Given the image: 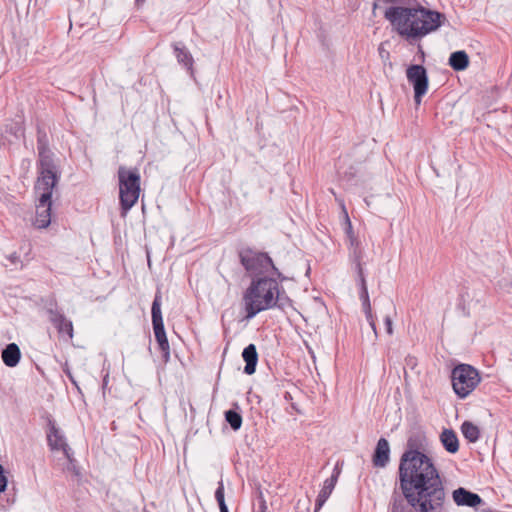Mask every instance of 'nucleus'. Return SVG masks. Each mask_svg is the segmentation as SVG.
I'll return each mask as SVG.
<instances>
[{
	"label": "nucleus",
	"instance_id": "obj_1",
	"mask_svg": "<svg viewBox=\"0 0 512 512\" xmlns=\"http://www.w3.org/2000/svg\"><path fill=\"white\" fill-rule=\"evenodd\" d=\"M427 437L417 430L409 434L399 460V487L410 500H435L443 493V479L432 458L425 453Z\"/></svg>",
	"mask_w": 512,
	"mask_h": 512
},
{
	"label": "nucleus",
	"instance_id": "obj_2",
	"mask_svg": "<svg viewBox=\"0 0 512 512\" xmlns=\"http://www.w3.org/2000/svg\"><path fill=\"white\" fill-rule=\"evenodd\" d=\"M396 6L386 9L384 17L409 43L420 40L440 28L445 14L423 7L417 0H382Z\"/></svg>",
	"mask_w": 512,
	"mask_h": 512
},
{
	"label": "nucleus",
	"instance_id": "obj_3",
	"mask_svg": "<svg viewBox=\"0 0 512 512\" xmlns=\"http://www.w3.org/2000/svg\"><path fill=\"white\" fill-rule=\"evenodd\" d=\"M277 278L272 276L253 277L250 285L243 293L245 318L250 320L258 313L275 308Z\"/></svg>",
	"mask_w": 512,
	"mask_h": 512
},
{
	"label": "nucleus",
	"instance_id": "obj_4",
	"mask_svg": "<svg viewBox=\"0 0 512 512\" xmlns=\"http://www.w3.org/2000/svg\"><path fill=\"white\" fill-rule=\"evenodd\" d=\"M238 257L246 272L253 277L272 276L280 282L287 279L266 252L257 251L251 247H242L238 250Z\"/></svg>",
	"mask_w": 512,
	"mask_h": 512
},
{
	"label": "nucleus",
	"instance_id": "obj_5",
	"mask_svg": "<svg viewBox=\"0 0 512 512\" xmlns=\"http://www.w3.org/2000/svg\"><path fill=\"white\" fill-rule=\"evenodd\" d=\"M402 495L396 491L391 496L389 512H443L445 510V503L447 501V493L443 485V493H441L435 500L420 499L419 501L410 500V496L401 490Z\"/></svg>",
	"mask_w": 512,
	"mask_h": 512
},
{
	"label": "nucleus",
	"instance_id": "obj_6",
	"mask_svg": "<svg viewBox=\"0 0 512 512\" xmlns=\"http://www.w3.org/2000/svg\"><path fill=\"white\" fill-rule=\"evenodd\" d=\"M140 179L137 168L127 169L124 166L119 167V199L123 216L136 204L139 198Z\"/></svg>",
	"mask_w": 512,
	"mask_h": 512
},
{
	"label": "nucleus",
	"instance_id": "obj_7",
	"mask_svg": "<svg viewBox=\"0 0 512 512\" xmlns=\"http://www.w3.org/2000/svg\"><path fill=\"white\" fill-rule=\"evenodd\" d=\"M451 381L455 394L464 399L478 386L481 377L473 366L459 364L451 372Z\"/></svg>",
	"mask_w": 512,
	"mask_h": 512
},
{
	"label": "nucleus",
	"instance_id": "obj_8",
	"mask_svg": "<svg viewBox=\"0 0 512 512\" xmlns=\"http://www.w3.org/2000/svg\"><path fill=\"white\" fill-rule=\"evenodd\" d=\"M38 177L35 187L55 188L60 180L61 172L54 161V153L50 151L38 153Z\"/></svg>",
	"mask_w": 512,
	"mask_h": 512
},
{
	"label": "nucleus",
	"instance_id": "obj_9",
	"mask_svg": "<svg viewBox=\"0 0 512 512\" xmlns=\"http://www.w3.org/2000/svg\"><path fill=\"white\" fill-rule=\"evenodd\" d=\"M152 326L155 339L158 343L159 350L165 363L170 359V346L164 328L163 317L161 312V296L156 294L151 307Z\"/></svg>",
	"mask_w": 512,
	"mask_h": 512
},
{
	"label": "nucleus",
	"instance_id": "obj_10",
	"mask_svg": "<svg viewBox=\"0 0 512 512\" xmlns=\"http://www.w3.org/2000/svg\"><path fill=\"white\" fill-rule=\"evenodd\" d=\"M406 77L409 84L413 87L414 101L417 105H420L429 87L427 70L420 64H412L406 69Z\"/></svg>",
	"mask_w": 512,
	"mask_h": 512
},
{
	"label": "nucleus",
	"instance_id": "obj_11",
	"mask_svg": "<svg viewBox=\"0 0 512 512\" xmlns=\"http://www.w3.org/2000/svg\"><path fill=\"white\" fill-rule=\"evenodd\" d=\"M54 188L35 187L39 194L38 204L36 206V217L34 225L39 228H47L51 223L52 193Z\"/></svg>",
	"mask_w": 512,
	"mask_h": 512
},
{
	"label": "nucleus",
	"instance_id": "obj_12",
	"mask_svg": "<svg viewBox=\"0 0 512 512\" xmlns=\"http://www.w3.org/2000/svg\"><path fill=\"white\" fill-rule=\"evenodd\" d=\"M46 313L49 321L56 328L60 336H67L68 339L73 338V323L67 319L62 310L58 308L56 302H51L46 307Z\"/></svg>",
	"mask_w": 512,
	"mask_h": 512
},
{
	"label": "nucleus",
	"instance_id": "obj_13",
	"mask_svg": "<svg viewBox=\"0 0 512 512\" xmlns=\"http://www.w3.org/2000/svg\"><path fill=\"white\" fill-rule=\"evenodd\" d=\"M47 442L51 450H61L70 463L73 462V452L67 444L65 435L56 426L53 419L48 420Z\"/></svg>",
	"mask_w": 512,
	"mask_h": 512
},
{
	"label": "nucleus",
	"instance_id": "obj_14",
	"mask_svg": "<svg viewBox=\"0 0 512 512\" xmlns=\"http://www.w3.org/2000/svg\"><path fill=\"white\" fill-rule=\"evenodd\" d=\"M454 502L458 506L477 507L483 503L482 498L474 492H471L463 487L455 489L452 493Z\"/></svg>",
	"mask_w": 512,
	"mask_h": 512
},
{
	"label": "nucleus",
	"instance_id": "obj_15",
	"mask_svg": "<svg viewBox=\"0 0 512 512\" xmlns=\"http://www.w3.org/2000/svg\"><path fill=\"white\" fill-rule=\"evenodd\" d=\"M390 461V445L387 439L381 437L376 444L372 455V463L375 467L384 468Z\"/></svg>",
	"mask_w": 512,
	"mask_h": 512
},
{
	"label": "nucleus",
	"instance_id": "obj_16",
	"mask_svg": "<svg viewBox=\"0 0 512 512\" xmlns=\"http://www.w3.org/2000/svg\"><path fill=\"white\" fill-rule=\"evenodd\" d=\"M339 473L340 472L335 468L332 475L324 481L323 487L320 490L315 501L314 512H318L330 497L337 483Z\"/></svg>",
	"mask_w": 512,
	"mask_h": 512
},
{
	"label": "nucleus",
	"instance_id": "obj_17",
	"mask_svg": "<svg viewBox=\"0 0 512 512\" xmlns=\"http://www.w3.org/2000/svg\"><path fill=\"white\" fill-rule=\"evenodd\" d=\"M357 282L360 287L359 296L362 301L363 311L365 313L367 321L369 322V325L371 326V329L373 330V332L375 334V337H377L378 334H377L375 319H374V316H373L372 310H371V304H370L366 279H361V281H357Z\"/></svg>",
	"mask_w": 512,
	"mask_h": 512
},
{
	"label": "nucleus",
	"instance_id": "obj_18",
	"mask_svg": "<svg viewBox=\"0 0 512 512\" xmlns=\"http://www.w3.org/2000/svg\"><path fill=\"white\" fill-rule=\"evenodd\" d=\"M172 47L178 63L185 67L192 74L194 59L190 51L181 42L173 43Z\"/></svg>",
	"mask_w": 512,
	"mask_h": 512
},
{
	"label": "nucleus",
	"instance_id": "obj_19",
	"mask_svg": "<svg viewBox=\"0 0 512 512\" xmlns=\"http://www.w3.org/2000/svg\"><path fill=\"white\" fill-rule=\"evenodd\" d=\"M242 358L246 363L244 373L247 375L254 374L258 363V353L255 344L251 343L243 349Z\"/></svg>",
	"mask_w": 512,
	"mask_h": 512
},
{
	"label": "nucleus",
	"instance_id": "obj_20",
	"mask_svg": "<svg viewBox=\"0 0 512 512\" xmlns=\"http://www.w3.org/2000/svg\"><path fill=\"white\" fill-rule=\"evenodd\" d=\"M440 441L447 452L451 454L458 452L459 440L456 432L453 429H443L440 434Z\"/></svg>",
	"mask_w": 512,
	"mask_h": 512
},
{
	"label": "nucleus",
	"instance_id": "obj_21",
	"mask_svg": "<svg viewBox=\"0 0 512 512\" xmlns=\"http://www.w3.org/2000/svg\"><path fill=\"white\" fill-rule=\"evenodd\" d=\"M2 361L7 367H15L20 361L21 351L16 343H10L2 350Z\"/></svg>",
	"mask_w": 512,
	"mask_h": 512
},
{
	"label": "nucleus",
	"instance_id": "obj_22",
	"mask_svg": "<svg viewBox=\"0 0 512 512\" xmlns=\"http://www.w3.org/2000/svg\"><path fill=\"white\" fill-rule=\"evenodd\" d=\"M448 63L455 71H463L469 65L468 54L463 50L455 51L451 53Z\"/></svg>",
	"mask_w": 512,
	"mask_h": 512
},
{
	"label": "nucleus",
	"instance_id": "obj_23",
	"mask_svg": "<svg viewBox=\"0 0 512 512\" xmlns=\"http://www.w3.org/2000/svg\"><path fill=\"white\" fill-rule=\"evenodd\" d=\"M350 258L355 265V272L357 273V281H361V279H365L364 270H363V250L361 246L354 247L350 251Z\"/></svg>",
	"mask_w": 512,
	"mask_h": 512
},
{
	"label": "nucleus",
	"instance_id": "obj_24",
	"mask_svg": "<svg viewBox=\"0 0 512 512\" xmlns=\"http://www.w3.org/2000/svg\"><path fill=\"white\" fill-rule=\"evenodd\" d=\"M461 432L470 443H475L480 438V429L470 421H464L462 423Z\"/></svg>",
	"mask_w": 512,
	"mask_h": 512
},
{
	"label": "nucleus",
	"instance_id": "obj_25",
	"mask_svg": "<svg viewBox=\"0 0 512 512\" xmlns=\"http://www.w3.org/2000/svg\"><path fill=\"white\" fill-rule=\"evenodd\" d=\"M279 280H277V293L273 295V298H275V307L285 310L287 307L291 306V300L290 298L285 294L284 290H280V284Z\"/></svg>",
	"mask_w": 512,
	"mask_h": 512
},
{
	"label": "nucleus",
	"instance_id": "obj_26",
	"mask_svg": "<svg viewBox=\"0 0 512 512\" xmlns=\"http://www.w3.org/2000/svg\"><path fill=\"white\" fill-rule=\"evenodd\" d=\"M225 420L228 422L230 427L237 431L241 428L242 425V416L239 412L229 409L225 412Z\"/></svg>",
	"mask_w": 512,
	"mask_h": 512
},
{
	"label": "nucleus",
	"instance_id": "obj_27",
	"mask_svg": "<svg viewBox=\"0 0 512 512\" xmlns=\"http://www.w3.org/2000/svg\"><path fill=\"white\" fill-rule=\"evenodd\" d=\"M37 150L38 153L50 151L49 139L46 132L40 128L37 130Z\"/></svg>",
	"mask_w": 512,
	"mask_h": 512
},
{
	"label": "nucleus",
	"instance_id": "obj_28",
	"mask_svg": "<svg viewBox=\"0 0 512 512\" xmlns=\"http://www.w3.org/2000/svg\"><path fill=\"white\" fill-rule=\"evenodd\" d=\"M215 499L218 503V506H221L222 504L226 505L224 483L222 479L218 482V487L215 491Z\"/></svg>",
	"mask_w": 512,
	"mask_h": 512
},
{
	"label": "nucleus",
	"instance_id": "obj_29",
	"mask_svg": "<svg viewBox=\"0 0 512 512\" xmlns=\"http://www.w3.org/2000/svg\"><path fill=\"white\" fill-rule=\"evenodd\" d=\"M339 174L341 175V177L347 181H352L354 179V177L356 176V171L353 169V167H350L349 170L347 171H344V172H341L339 170Z\"/></svg>",
	"mask_w": 512,
	"mask_h": 512
},
{
	"label": "nucleus",
	"instance_id": "obj_30",
	"mask_svg": "<svg viewBox=\"0 0 512 512\" xmlns=\"http://www.w3.org/2000/svg\"><path fill=\"white\" fill-rule=\"evenodd\" d=\"M7 477L4 475L3 466L0 464V492H4L7 488Z\"/></svg>",
	"mask_w": 512,
	"mask_h": 512
},
{
	"label": "nucleus",
	"instance_id": "obj_31",
	"mask_svg": "<svg viewBox=\"0 0 512 512\" xmlns=\"http://www.w3.org/2000/svg\"><path fill=\"white\" fill-rule=\"evenodd\" d=\"M64 372H65L66 376L68 377V379L70 380V382L80 391L79 385H78L77 381L75 380V378L67 364H66V367L64 368Z\"/></svg>",
	"mask_w": 512,
	"mask_h": 512
},
{
	"label": "nucleus",
	"instance_id": "obj_32",
	"mask_svg": "<svg viewBox=\"0 0 512 512\" xmlns=\"http://www.w3.org/2000/svg\"><path fill=\"white\" fill-rule=\"evenodd\" d=\"M344 212H345V219H346L345 232L347 234V237L349 238L350 235H354V234H353L352 225H351V221H350V219L348 217V214H347L346 211H344Z\"/></svg>",
	"mask_w": 512,
	"mask_h": 512
},
{
	"label": "nucleus",
	"instance_id": "obj_33",
	"mask_svg": "<svg viewBox=\"0 0 512 512\" xmlns=\"http://www.w3.org/2000/svg\"><path fill=\"white\" fill-rule=\"evenodd\" d=\"M384 323H385L387 333L389 335H392V333H393L392 319L389 315L385 316Z\"/></svg>",
	"mask_w": 512,
	"mask_h": 512
},
{
	"label": "nucleus",
	"instance_id": "obj_34",
	"mask_svg": "<svg viewBox=\"0 0 512 512\" xmlns=\"http://www.w3.org/2000/svg\"><path fill=\"white\" fill-rule=\"evenodd\" d=\"M348 239H349V249H350V251H351L354 247H358V246H360V242H359V240H358L354 235H350V237H349Z\"/></svg>",
	"mask_w": 512,
	"mask_h": 512
},
{
	"label": "nucleus",
	"instance_id": "obj_35",
	"mask_svg": "<svg viewBox=\"0 0 512 512\" xmlns=\"http://www.w3.org/2000/svg\"><path fill=\"white\" fill-rule=\"evenodd\" d=\"M268 507L266 501L262 498L259 504V512H267Z\"/></svg>",
	"mask_w": 512,
	"mask_h": 512
},
{
	"label": "nucleus",
	"instance_id": "obj_36",
	"mask_svg": "<svg viewBox=\"0 0 512 512\" xmlns=\"http://www.w3.org/2000/svg\"><path fill=\"white\" fill-rule=\"evenodd\" d=\"M8 259L10 260L11 263L15 264L19 261V256L17 255V253L14 252L8 256Z\"/></svg>",
	"mask_w": 512,
	"mask_h": 512
},
{
	"label": "nucleus",
	"instance_id": "obj_37",
	"mask_svg": "<svg viewBox=\"0 0 512 512\" xmlns=\"http://www.w3.org/2000/svg\"><path fill=\"white\" fill-rule=\"evenodd\" d=\"M284 399L289 402L293 399V397L290 392H285Z\"/></svg>",
	"mask_w": 512,
	"mask_h": 512
},
{
	"label": "nucleus",
	"instance_id": "obj_38",
	"mask_svg": "<svg viewBox=\"0 0 512 512\" xmlns=\"http://www.w3.org/2000/svg\"><path fill=\"white\" fill-rule=\"evenodd\" d=\"M219 510H220V512H229L227 504L226 505L222 504L221 506H219Z\"/></svg>",
	"mask_w": 512,
	"mask_h": 512
},
{
	"label": "nucleus",
	"instance_id": "obj_39",
	"mask_svg": "<svg viewBox=\"0 0 512 512\" xmlns=\"http://www.w3.org/2000/svg\"><path fill=\"white\" fill-rule=\"evenodd\" d=\"M108 383V375H106L103 379V388L107 385Z\"/></svg>",
	"mask_w": 512,
	"mask_h": 512
},
{
	"label": "nucleus",
	"instance_id": "obj_40",
	"mask_svg": "<svg viewBox=\"0 0 512 512\" xmlns=\"http://www.w3.org/2000/svg\"><path fill=\"white\" fill-rule=\"evenodd\" d=\"M145 2V0H135V3L137 6L143 4Z\"/></svg>",
	"mask_w": 512,
	"mask_h": 512
},
{
	"label": "nucleus",
	"instance_id": "obj_41",
	"mask_svg": "<svg viewBox=\"0 0 512 512\" xmlns=\"http://www.w3.org/2000/svg\"><path fill=\"white\" fill-rule=\"evenodd\" d=\"M291 407L292 409H294L295 411L299 412L298 408L296 407L295 403H291Z\"/></svg>",
	"mask_w": 512,
	"mask_h": 512
},
{
	"label": "nucleus",
	"instance_id": "obj_42",
	"mask_svg": "<svg viewBox=\"0 0 512 512\" xmlns=\"http://www.w3.org/2000/svg\"><path fill=\"white\" fill-rule=\"evenodd\" d=\"M376 8H377V3L375 2V3L373 4V9H376Z\"/></svg>",
	"mask_w": 512,
	"mask_h": 512
}]
</instances>
